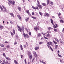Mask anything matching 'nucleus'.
Wrapping results in <instances>:
<instances>
[{
  "mask_svg": "<svg viewBox=\"0 0 64 64\" xmlns=\"http://www.w3.org/2000/svg\"><path fill=\"white\" fill-rule=\"evenodd\" d=\"M23 35L24 38H26H26H29V37H30V36H28V34H25V33L24 32L23 33Z\"/></svg>",
  "mask_w": 64,
  "mask_h": 64,
  "instance_id": "f257e3e1",
  "label": "nucleus"
},
{
  "mask_svg": "<svg viewBox=\"0 0 64 64\" xmlns=\"http://www.w3.org/2000/svg\"><path fill=\"white\" fill-rule=\"evenodd\" d=\"M9 1L11 4H12L13 5H15V1L14 0L11 1L10 0H8Z\"/></svg>",
  "mask_w": 64,
  "mask_h": 64,
  "instance_id": "f03ea898",
  "label": "nucleus"
},
{
  "mask_svg": "<svg viewBox=\"0 0 64 64\" xmlns=\"http://www.w3.org/2000/svg\"><path fill=\"white\" fill-rule=\"evenodd\" d=\"M4 8L5 7H4V6H3V5H2V6H1V5H0V8L1 10H2V11L3 12H4V10H3V8Z\"/></svg>",
  "mask_w": 64,
  "mask_h": 64,
  "instance_id": "7ed1b4c3",
  "label": "nucleus"
},
{
  "mask_svg": "<svg viewBox=\"0 0 64 64\" xmlns=\"http://www.w3.org/2000/svg\"><path fill=\"white\" fill-rule=\"evenodd\" d=\"M34 28V30H36V32H37V30H39V28H37L36 26V27Z\"/></svg>",
  "mask_w": 64,
  "mask_h": 64,
  "instance_id": "20e7f679",
  "label": "nucleus"
},
{
  "mask_svg": "<svg viewBox=\"0 0 64 64\" xmlns=\"http://www.w3.org/2000/svg\"><path fill=\"white\" fill-rule=\"evenodd\" d=\"M38 6L39 9H41V10L42 9V6H41V5L40 4H38Z\"/></svg>",
  "mask_w": 64,
  "mask_h": 64,
  "instance_id": "39448f33",
  "label": "nucleus"
},
{
  "mask_svg": "<svg viewBox=\"0 0 64 64\" xmlns=\"http://www.w3.org/2000/svg\"><path fill=\"white\" fill-rule=\"evenodd\" d=\"M17 16L18 17V18L20 19V20H21V16L19 15L18 14L17 15Z\"/></svg>",
  "mask_w": 64,
  "mask_h": 64,
  "instance_id": "423d86ee",
  "label": "nucleus"
},
{
  "mask_svg": "<svg viewBox=\"0 0 64 64\" xmlns=\"http://www.w3.org/2000/svg\"><path fill=\"white\" fill-rule=\"evenodd\" d=\"M24 30V27L22 26V28H20V32H22V30Z\"/></svg>",
  "mask_w": 64,
  "mask_h": 64,
  "instance_id": "0eeeda50",
  "label": "nucleus"
},
{
  "mask_svg": "<svg viewBox=\"0 0 64 64\" xmlns=\"http://www.w3.org/2000/svg\"><path fill=\"white\" fill-rule=\"evenodd\" d=\"M17 27L18 28V31H21V30H21V28H20V27L18 26H17Z\"/></svg>",
  "mask_w": 64,
  "mask_h": 64,
  "instance_id": "6e6552de",
  "label": "nucleus"
},
{
  "mask_svg": "<svg viewBox=\"0 0 64 64\" xmlns=\"http://www.w3.org/2000/svg\"><path fill=\"white\" fill-rule=\"evenodd\" d=\"M29 19V17H26L25 18L26 21V22H27V21H28Z\"/></svg>",
  "mask_w": 64,
  "mask_h": 64,
  "instance_id": "1a4fd4ad",
  "label": "nucleus"
},
{
  "mask_svg": "<svg viewBox=\"0 0 64 64\" xmlns=\"http://www.w3.org/2000/svg\"><path fill=\"white\" fill-rule=\"evenodd\" d=\"M33 53L35 57H37V54H36V52H34Z\"/></svg>",
  "mask_w": 64,
  "mask_h": 64,
  "instance_id": "9d476101",
  "label": "nucleus"
},
{
  "mask_svg": "<svg viewBox=\"0 0 64 64\" xmlns=\"http://www.w3.org/2000/svg\"><path fill=\"white\" fill-rule=\"evenodd\" d=\"M6 59L7 60H8V61H10V60H11V59L9 58H7V57H6Z\"/></svg>",
  "mask_w": 64,
  "mask_h": 64,
  "instance_id": "9b49d317",
  "label": "nucleus"
},
{
  "mask_svg": "<svg viewBox=\"0 0 64 64\" xmlns=\"http://www.w3.org/2000/svg\"><path fill=\"white\" fill-rule=\"evenodd\" d=\"M18 8L20 11H21V8L19 6H18Z\"/></svg>",
  "mask_w": 64,
  "mask_h": 64,
  "instance_id": "f8f14e48",
  "label": "nucleus"
},
{
  "mask_svg": "<svg viewBox=\"0 0 64 64\" xmlns=\"http://www.w3.org/2000/svg\"><path fill=\"white\" fill-rule=\"evenodd\" d=\"M10 15H11V16H12L13 17H14V14H13V13H12L11 12L10 13Z\"/></svg>",
  "mask_w": 64,
  "mask_h": 64,
  "instance_id": "ddd939ff",
  "label": "nucleus"
},
{
  "mask_svg": "<svg viewBox=\"0 0 64 64\" xmlns=\"http://www.w3.org/2000/svg\"><path fill=\"white\" fill-rule=\"evenodd\" d=\"M32 54H30L29 56V58H30V60H31L32 59Z\"/></svg>",
  "mask_w": 64,
  "mask_h": 64,
  "instance_id": "4468645a",
  "label": "nucleus"
},
{
  "mask_svg": "<svg viewBox=\"0 0 64 64\" xmlns=\"http://www.w3.org/2000/svg\"><path fill=\"white\" fill-rule=\"evenodd\" d=\"M50 22L52 25H54V24L53 23V20L52 19H50Z\"/></svg>",
  "mask_w": 64,
  "mask_h": 64,
  "instance_id": "2eb2a0df",
  "label": "nucleus"
},
{
  "mask_svg": "<svg viewBox=\"0 0 64 64\" xmlns=\"http://www.w3.org/2000/svg\"><path fill=\"white\" fill-rule=\"evenodd\" d=\"M3 28V27L1 25H0V30H2Z\"/></svg>",
  "mask_w": 64,
  "mask_h": 64,
  "instance_id": "dca6fc26",
  "label": "nucleus"
},
{
  "mask_svg": "<svg viewBox=\"0 0 64 64\" xmlns=\"http://www.w3.org/2000/svg\"><path fill=\"white\" fill-rule=\"evenodd\" d=\"M20 49L22 50H23V46H22V45L21 44L20 45Z\"/></svg>",
  "mask_w": 64,
  "mask_h": 64,
  "instance_id": "f3484780",
  "label": "nucleus"
},
{
  "mask_svg": "<svg viewBox=\"0 0 64 64\" xmlns=\"http://www.w3.org/2000/svg\"><path fill=\"white\" fill-rule=\"evenodd\" d=\"M55 40L58 43H59V40L58 39H57V38H55Z\"/></svg>",
  "mask_w": 64,
  "mask_h": 64,
  "instance_id": "a211bd4d",
  "label": "nucleus"
},
{
  "mask_svg": "<svg viewBox=\"0 0 64 64\" xmlns=\"http://www.w3.org/2000/svg\"><path fill=\"white\" fill-rule=\"evenodd\" d=\"M39 47L36 46L35 48V49L36 50H38V49H39Z\"/></svg>",
  "mask_w": 64,
  "mask_h": 64,
  "instance_id": "6ab92c4d",
  "label": "nucleus"
},
{
  "mask_svg": "<svg viewBox=\"0 0 64 64\" xmlns=\"http://www.w3.org/2000/svg\"><path fill=\"white\" fill-rule=\"evenodd\" d=\"M60 22L61 23H64V21H63V20H60Z\"/></svg>",
  "mask_w": 64,
  "mask_h": 64,
  "instance_id": "aec40b11",
  "label": "nucleus"
},
{
  "mask_svg": "<svg viewBox=\"0 0 64 64\" xmlns=\"http://www.w3.org/2000/svg\"><path fill=\"white\" fill-rule=\"evenodd\" d=\"M58 45H55V49H57V48H58Z\"/></svg>",
  "mask_w": 64,
  "mask_h": 64,
  "instance_id": "412c9836",
  "label": "nucleus"
},
{
  "mask_svg": "<svg viewBox=\"0 0 64 64\" xmlns=\"http://www.w3.org/2000/svg\"><path fill=\"white\" fill-rule=\"evenodd\" d=\"M31 18H33V19H36V18H36V17H35L33 16H31Z\"/></svg>",
  "mask_w": 64,
  "mask_h": 64,
  "instance_id": "4be33fe9",
  "label": "nucleus"
},
{
  "mask_svg": "<svg viewBox=\"0 0 64 64\" xmlns=\"http://www.w3.org/2000/svg\"><path fill=\"white\" fill-rule=\"evenodd\" d=\"M42 5L43 6H46V4L45 3H42Z\"/></svg>",
  "mask_w": 64,
  "mask_h": 64,
  "instance_id": "5701e85b",
  "label": "nucleus"
},
{
  "mask_svg": "<svg viewBox=\"0 0 64 64\" xmlns=\"http://www.w3.org/2000/svg\"><path fill=\"white\" fill-rule=\"evenodd\" d=\"M0 46L2 47H4V45L2 44H0Z\"/></svg>",
  "mask_w": 64,
  "mask_h": 64,
  "instance_id": "b1692460",
  "label": "nucleus"
},
{
  "mask_svg": "<svg viewBox=\"0 0 64 64\" xmlns=\"http://www.w3.org/2000/svg\"><path fill=\"white\" fill-rule=\"evenodd\" d=\"M48 30H51V29L53 30V28H52L51 27H48Z\"/></svg>",
  "mask_w": 64,
  "mask_h": 64,
  "instance_id": "393cba45",
  "label": "nucleus"
},
{
  "mask_svg": "<svg viewBox=\"0 0 64 64\" xmlns=\"http://www.w3.org/2000/svg\"><path fill=\"white\" fill-rule=\"evenodd\" d=\"M41 34H38V37H40V36H41Z\"/></svg>",
  "mask_w": 64,
  "mask_h": 64,
  "instance_id": "a878e982",
  "label": "nucleus"
},
{
  "mask_svg": "<svg viewBox=\"0 0 64 64\" xmlns=\"http://www.w3.org/2000/svg\"><path fill=\"white\" fill-rule=\"evenodd\" d=\"M46 16L47 17H49V14L48 13H46Z\"/></svg>",
  "mask_w": 64,
  "mask_h": 64,
  "instance_id": "bb28decb",
  "label": "nucleus"
},
{
  "mask_svg": "<svg viewBox=\"0 0 64 64\" xmlns=\"http://www.w3.org/2000/svg\"><path fill=\"white\" fill-rule=\"evenodd\" d=\"M14 62L15 64H18V62L15 60H14Z\"/></svg>",
  "mask_w": 64,
  "mask_h": 64,
  "instance_id": "cd10ccee",
  "label": "nucleus"
},
{
  "mask_svg": "<svg viewBox=\"0 0 64 64\" xmlns=\"http://www.w3.org/2000/svg\"><path fill=\"white\" fill-rule=\"evenodd\" d=\"M46 37H50V34H46Z\"/></svg>",
  "mask_w": 64,
  "mask_h": 64,
  "instance_id": "c85d7f7f",
  "label": "nucleus"
},
{
  "mask_svg": "<svg viewBox=\"0 0 64 64\" xmlns=\"http://www.w3.org/2000/svg\"><path fill=\"white\" fill-rule=\"evenodd\" d=\"M3 56L4 57H5V58H6V54H5V53H3Z\"/></svg>",
  "mask_w": 64,
  "mask_h": 64,
  "instance_id": "c756f323",
  "label": "nucleus"
},
{
  "mask_svg": "<svg viewBox=\"0 0 64 64\" xmlns=\"http://www.w3.org/2000/svg\"><path fill=\"white\" fill-rule=\"evenodd\" d=\"M12 32L14 33V34H15V30L13 28L12 30Z\"/></svg>",
  "mask_w": 64,
  "mask_h": 64,
  "instance_id": "7c9ffc66",
  "label": "nucleus"
},
{
  "mask_svg": "<svg viewBox=\"0 0 64 64\" xmlns=\"http://www.w3.org/2000/svg\"><path fill=\"white\" fill-rule=\"evenodd\" d=\"M54 30L55 32H56L57 31V30L54 28Z\"/></svg>",
  "mask_w": 64,
  "mask_h": 64,
  "instance_id": "2f4dec72",
  "label": "nucleus"
},
{
  "mask_svg": "<svg viewBox=\"0 0 64 64\" xmlns=\"http://www.w3.org/2000/svg\"><path fill=\"white\" fill-rule=\"evenodd\" d=\"M44 42H40L39 43V44L40 45L41 44H43V43Z\"/></svg>",
  "mask_w": 64,
  "mask_h": 64,
  "instance_id": "473e14b6",
  "label": "nucleus"
},
{
  "mask_svg": "<svg viewBox=\"0 0 64 64\" xmlns=\"http://www.w3.org/2000/svg\"><path fill=\"white\" fill-rule=\"evenodd\" d=\"M50 1V0H47V4L48 5V4H49V2Z\"/></svg>",
  "mask_w": 64,
  "mask_h": 64,
  "instance_id": "72a5a7b5",
  "label": "nucleus"
},
{
  "mask_svg": "<svg viewBox=\"0 0 64 64\" xmlns=\"http://www.w3.org/2000/svg\"><path fill=\"white\" fill-rule=\"evenodd\" d=\"M42 35L44 36H45V34H46V33H44L43 32H42Z\"/></svg>",
  "mask_w": 64,
  "mask_h": 64,
  "instance_id": "f704fd0d",
  "label": "nucleus"
},
{
  "mask_svg": "<svg viewBox=\"0 0 64 64\" xmlns=\"http://www.w3.org/2000/svg\"><path fill=\"white\" fill-rule=\"evenodd\" d=\"M39 14L41 15V16H42L43 15V14H42V13L41 12H39Z\"/></svg>",
  "mask_w": 64,
  "mask_h": 64,
  "instance_id": "c9c22d12",
  "label": "nucleus"
},
{
  "mask_svg": "<svg viewBox=\"0 0 64 64\" xmlns=\"http://www.w3.org/2000/svg\"><path fill=\"white\" fill-rule=\"evenodd\" d=\"M50 4H51V5H53V2L52 1H50Z\"/></svg>",
  "mask_w": 64,
  "mask_h": 64,
  "instance_id": "e433bc0d",
  "label": "nucleus"
},
{
  "mask_svg": "<svg viewBox=\"0 0 64 64\" xmlns=\"http://www.w3.org/2000/svg\"><path fill=\"white\" fill-rule=\"evenodd\" d=\"M53 27L54 28H57V27H56V26L55 25H54V26H53Z\"/></svg>",
  "mask_w": 64,
  "mask_h": 64,
  "instance_id": "4c0bfd02",
  "label": "nucleus"
},
{
  "mask_svg": "<svg viewBox=\"0 0 64 64\" xmlns=\"http://www.w3.org/2000/svg\"><path fill=\"white\" fill-rule=\"evenodd\" d=\"M26 13H27L28 14V13H29V10H26Z\"/></svg>",
  "mask_w": 64,
  "mask_h": 64,
  "instance_id": "58836bf2",
  "label": "nucleus"
},
{
  "mask_svg": "<svg viewBox=\"0 0 64 64\" xmlns=\"http://www.w3.org/2000/svg\"><path fill=\"white\" fill-rule=\"evenodd\" d=\"M17 44V43L16 42H15L14 43V45H16Z\"/></svg>",
  "mask_w": 64,
  "mask_h": 64,
  "instance_id": "ea45409f",
  "label": "nucleus"
},
{
  "mask_svg": "<svg viewBox=\"0 0 64 64\" xmlns=\"http://www.w3.org/2000/svg\"><path fill=\"white\" fill-rule=\"evenodd\" d=\"M47 46L48 47V48H49L50 49V47H51V46H49V45H47Z\"/></svg>",
  "mask_w": 64,
  "mask_h": 64,
  "instance_id": "a19ab883",
  "label": "nucleus"
},
{
  "mask_svg": "<svg viewBox=\"0 0 64 64\" xmlns=\"http://www.w3.org/2000/svg\"><path fill=\"white\" fill-rule=\"evenodd\" d=\"M53 42L54 43V44H57V42H55V41L54 40H53Z\"/></svg>",
  "mask_w": 64,
  "mask_h": 64,
  "instance_id": "79ce46f5",
  "label": "nucleus"
},
{
  "mask_svg": "<svg viewBox=\"0 0 64 64\" xmlns=\"http://www.w3.org/2000/svg\"><path fill=\"white\" fill-rule=\"evenodd\" d=\"M35 9H37V10H38V9H39V8H38V6H36V7H35Z\"/></svg>",
  "mask_w": 64,
  "mask_h": 64,
  "instance_id": "37998d69",
  "label": "nucleus"
},
{
  "mask_svg": "<svg viewBox=\"0 0 64 64\" xmlns=\"http://www.w3.org/2000/svg\"><path fill=\"white\" fill-rule=\"evenodd\" d=\"M10 33L11 35H12V36H13V35H14V34L13 33V32H10Z\"/></svg>",
  "mask_w": 64,
  "mask_h": 64,
  "instance_id": "c03bdc74",
  "label": "nucleus"
},
{
  "mask_svg": "<svg viewBox=\"0 0 64 64\" xmlns=\"http://www.w3.org/2000/svg\"><path fill=\"white\" fill-rule=\"evenodd\" d=\"M6 47L8 48H9L10 47V46L9 45H8Z\"/></svg>",
  "mask_w": 64,
  "mask_h": 64,
  "instance_id": "a18cd8bd",
  "label": "nucleus"
},
{
  "mask_svg": "<svg viewBox=\"0 0 64 64\" xmlns=\"http://www.w3.org/2000/svg\"><path fill=\"white\" fill-rule=\"evenodd\" d=\"M2 50H3V51H5V50H6V48H2Z\"/></svg>",
  "mask_w": 64,
  "mask_h": 64,
  "instance_id": "49530a36",
  "label": "nucleus"
},
{
  "mask_svg": "<svg viewBox=\"0 0 64 64\" xmlns=\"http://www.w3.org/2000/svg\"><path fill=\"white\" fill-rule=\"evenodd\" d=\"M24 62L25 64H27V62H26V59H24Z\"/></svg>",
  "mask_w": 64,
  "mask_h": 64,
  "instance_id": "de8ad7c7",
  "label": "nucleus"
},
{
  "mask_svg": "<svg viewBox=\"0 0 64 64\" xmlns=\"http://www.w3.org/2000/svg\"><path fill=\"white\" fill-rule=\"evenodd\" d=\"M3 62L4 63V64H6V62L4 60L3 61Z\"/></svg>",
  "mask_w": 64,
  "mask_h": 64,
  "instance_id": "09e8293b",
  "label": "nucleus"
},
{
  "mask_svg": "<svg viewBox=\"0 0 64 64\" xmlns=\"http://www.w3.org/2000/svg\"><path fill=\"white\" fill-rule=\"evenodd\" d=\"M44 39H48V38H47V37H46V36H44Z\"/></svg>",
  "mask_w": 64,
  "mask_h": 64,
  "instance_id": "8fccbe9b",
  "label": "nucleus"
},
{
  "mask_svg": "<svg viewBox=\"0 0 64 64\" xmlns=\"http://www.w3.org/2000/svg\"><path fill=\"white\" fill-rule=\"evenodd\" d=\"M37 2L38 3V4L39 5V4H40V2H39V1L38 0L37 1Z\"/></svg>",
  "mask_w": 64,
  "mask_h": 64,
  "instance_id": "3c124183",
  "label": "nucleus"
},
{
  "mask_svg": "<svg viewBox=\"0 0 64 64\" xmlns=\"http://www.w3.org/2000/svg\"><path fill=\"white\" fill-rule=\"evenodd\" d=\"M58 57H62V56H61L59 54H58Z\"/></svg>",
  "mask_w": 64,
  "mask_h": 64,
  "instance_id": "603ef678",
  "label": "nucleus"
},
{
  "mask_svg": "<svg viewBox=\"0 0 64 64\" xmlns=\"http://www.w3.org/2000/svg\"><path fill=\"white\" fill-rule=\"evenodd\" d=\"M61 13L60 12H59L58 14V16H60V15H61Z\"/></svg>",
  "mask_w": 64,
  "mask_h": 64,
  "instance_id": "864d4df0",
  "label": "nucleus"
},
{
  "mask_svg": "<svg viewBox=\"0 0 64 64\" xmlns=\"http://www.w3.org/2000/svg\"><path fill=\"white\" fill-rule=\"evenodd\" d=\"M50 45H51L52 46H53V45H52V42H50Z\"/></svg>",
  "mask_w": 64,
  "mask_h": 64,
  "instance_id": "5fc2aeb1",
  "label": "nucleus"
},
{
  "mask_svg": "<svg viewBox=\"0 0 64 64\" xmlns=\"http://www.w3.org/2000/svg\"><path fill=\"white\" fill-rule=\"evenodd\" d=\"M50 50H51L52 51H53V48H52L51 47V46L50 47Z\"/></svg>",
  "mask_w": 64,
  "mask_h": 64,
  "instance_id": "6e6d98bb",
  "label": "nucleus"
},
{
  "mask_svg": "<svg viewBox=\"0 0 64 64\" xmlns=\"http://www.w3.org/2000/svg\"><path fill=\"white\" fill-rule=\"evenodd\" d=\"M50 50H51L52 51H53V48H52L51 47V46L50 47Z\"/></svg>",
  "mask_w": 64,
  "mask_h": 64,
  "instance_id": "4d7b16f0",
  "label": "nucleus"
},
{
  "mask_svg": "<svg viewBox=\"0 0 64 64\" xmlns=\"http://www.w3.org/2000/svg\"><path fill=\"white\" fill-rule=\"evenodd\" d=\"M42 63H43V64H46V63H45V62H43V60H42Z\"/></svg>",
  "mask_w": 64,
  "mask_h": 64,
  "instance_id": "13d9d810",
  "label": "nucleus"
},
{
  "mask_svg": "<svg viewBox=\"0 0 64 64\" xmlns=\"http://www.w3.org/2000/svg\"><path fill=\"white\" fill-rule=\"evenodd\" d=\"M26 29L28 33L29 32H28V29H27V28H26Z\"/></svg>",
  "mask_w": 64,
  "mask_h": 64,
  "instance_id": "bf43d9fd",
  "label": "nucleus"
},
{
  "mask_svg": "<svg viewBox=\"0 0 64 64\" xmlns=\"http://www.w3.org/2000/svg\"><path fill=\"white\" fill-rule=\"evenodd\" d=\"M60 43H62V44H64V42L63 41H60Z\"/></svg>",
  "mask_w": 64,
  "mask_h": 64,
  "instance_id": "052dcab7",
  "label": "nucleus"
},
{
  "mask_svg": "<svg viewBox=\"0 0 64 64\" xmlns=\"http://www.w3.org/2000/svg\"><path fill=\"white\" fill-rule=\"evenodd\" d=\"M28 14L29 15V16H31V14H30V12H29V13H28Z\"/></svg>",
  "mask_w": 64,
  "mask_h": 64,
  "instance_id": "680f3d73",
  "label": "nucleus"
},
{
  "mask_svg": "<svg viewBox=\"0 0 64 64\" xmlns=\"http://www.w3.org/2000/svg\"><path fill=\"white\" fill-rule=\"evenodd\" d=\"M34 14H35L34 13V12H32V15H34Z\"/></svg>",
  "mask_w": 64,
  "mask_h": 64,
  "instance_id": "e2e57ef3",
  "label": "nucleus"
},
{
  "mask_svg": "<svg viewBox=\"0 0 64 64\" xmlns=\"http://www.w3.org/2000/svg\"><path fill=\"white\" fill-rule=\"evenodd\" d=\"M32 8H33V9H35V7L34 6H32Z\"/></svg>",
  "mask_w": 64,
  "mask_h": 64,
  "instance_id": "0e129e2a",
  "label": "nucleus"
},
{
  "mask_svg": "<svg viewBox=\"0 0 64 64\" xmlns=\"http://www.w3.org/2000/svg\"><path fill=\"white\" fill-rule=\"evenodd\" d=\"M29 34L30 35H31V32H29Z\"/></svg>",
  "mask_w": 64,
  "mask_h": 64,
  "instance_id": "69168bd1",
  "label": "nucleus"
},
{
  "mask_svg": "<svg viewBox=\"0 0 64 64\" xmlns=\"http://www.w3.org/2000/svg\"><path fill=\"white\" fill-rule=\"evenodd\" d=\"M55 25L56 26V28H57V27H58V25H57V24H55Z\"/></svg>",
  "mask_w": 64,
  "mask_h": 64,
  "instance_id": "338daca9",
  "label": "nucleus"
},
{
  "mask_svg": "<svg viewBox=\"0 0 64 64\" xmlns=\"http://www.w3.org/2000/svg\"><path fill=\"white\" fill-rule=\"evenodd\" d=\"M64 28H63V29H62V32H64Z\"/></svg>",
  "mask_w": 64,
  "mask_h": 64,
  "instance_id": "774afa93",
  "label": "nucleus"
}]
</instances>
